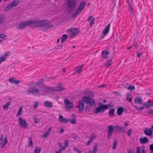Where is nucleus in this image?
Returning a JSON list of instances; mask_svg holds the SVG:
<instances>
[{
    "label": "nucleus",
    "instance_id": "nucleus-34",
    "mask_svg": "<svg viewBox=\"0 0 153 153\" xmlns=\"http://www.w3.org/2000/svg\"><path fill=\"white\" fill-rule=\"evenodd\" d=\"M123 111V109L122 107L119 108L117 110V114L119 115H121Z\"/></svg>",
    "mask_w": 153,
    "mask_h": 153
},
{
    "label": "nucleus",
    "instance_id": "nucleus-35",
    "mask_svg": "<svg viewBox=\"0 0 153 153\" xmlns=\"http://www.w3.org/2000/svg\"><path fill=\"white\" fill-rule=\"evenodd\" d=\"M131 93L129 92L127 93L126 95V100H128L129 102H132V100L129 98V97L131 95Z\"/></svg>",
    "mask_w": 153,
    "mask_h": 153
},
{
    "label": "nucleus",
    "instance_id": "nucleus-60",
    "mask_svg": "<svg viewBox=\"0 0 153 153\" xmlns=\"http://www.w3.org/2000/svg\"><path fill=\"white\" fill-rule=\"evenodd\" d=\"M48 134L46 133H44L43 134L42 136V137L46 138L48 137Z\"/></svg>",
    "mask_w": 153,
    "mask_h": 153
},
{
    "label": "nucleus",
    "instance_id": "nucleus-7",
    "mask_svg": "<svg viewBox=\"0 0 153 153\" xmlns=\"http://www.w3.org/2000/svg\"><path fill=\"white\" fill-rule=\"evenodd\" d=\"M30 94L39 96L40 95L41 93L39 88L35 87H32L27 90V94L29 95Z\"/></svg>",
    "mask_w": 153,
    "mask_h": 153
},
{
    "label": "nucleus",
    "instance_id": "nucleus-51",
    "mask_svg": "<svg viewBox=\"0 0 153 153\" xmlns=\"http://www.w3.org/2000/svg\"><path fill=\"white\" fill-rule=\"evenodd\" d=\"M103 105H105L106 106L107 108V109H109L110 108H111L113 107V105H111L110 104H108V105H104L103 104Z\"/></svg>",
    "mask_w": 153,
    "mask_h": 153
},
{
    "label": "nucleus",
    "instance_id": "nucleus-24",
    "mask_svg": "<svg viewBox=\"0 0 153 153\" xmlns=\"http://www.w3.org/2000/svg\"><path fill=\"white\" fill-rule=\"evenodd\" d=\"M102 55L103 58L104 59H106L107 58L109 52L107 51L104 50L102 52Z\"/></svg>",
    "mask_w": 153,
    "mask_h": 153
},
{
    "label": "nucleus",
    "instance_id": "nucleus-4",
    "mask_svg": "<svg viewBox=\"0 0 153 153\" xmlns=\"http://www.w3.org/2000/svg\"><path fill=\"white\" fill-rule=\"evenodd\" d=\"M86 4L85 1H82L81 2L79 6L75 12L71 16V18L73 19L76 17L79 13L80 12L85 8Z\"/></svg>",
    "mask_w": 153,
    "mask_h": 153
},
{
    "label": "nucleus",
    "instance_id": "nucleus-58",
    "mask_svg": "<svg viewBox=\"0 0 153 153\" xmlns=\"http://www.w3.org/2000/svg\"><path fill=\"white\" fill-rule=\"evenodd\" d=\"M94 19L91 20L90 22V25H92L94 24Z\"/></svg>",
    "mask_w": 153,
    "mask_h": 153
},
{
    "label": "nucleus",
    "instance_id": "nucleus-3",
    "mask_svg": "<svg viewBox=\"0 0 153 153\" xmlns=\"http://www.w3.org/2000/svg\"><path fill=\"white\" fill-rule=\"evenodd\" d=\"M46 20V19H38L35 21H32L31 27H44Z\"/></svg>",
    "mask_w": 153,
    "mask_h": 153
},
{
    "label": "nucleus",
    "instance_id": "nucleus-10",
    "mask_svg": "<svg viewBox=\"0 0 153 153\" xmlns=\"http://www.w3.org/2000/svg\"><path fill=\"white\" fill-rule=\"evenodd\" d=\"M19 3L18 0H14L11 2L8 6L5 8L4 11H8L10 9L13 7H16Z\"/></svg>",
    "mask_w": 153,
    "mask_h": 153
},
{
    "label": "nucleus",
    "instance_id": "nucleus-37",
    "mask_svg": "<svg viewBox=\"0 0 153 153\" xmlns=\"http://www.w3.org/2000/svg\"><path fill=\"white\" fill-rule=\"evenodd\" d=\"M22 107L21 106L19 108V111L17 113V114L16 115V117L20 116L21 114L22 111Z\"/></svg>",
    "mask_w": 153,
    "mask_h": 153
},
{
    "label": "nucleus",
    "instance_id": "nucleus-19",
    "mask_svg": "<svg viewBox=\"0 0 153 153\" xmlns=\"http://www.w3.org/2000/svg\"><path fill=\"white\" fill-rule=\"evenodd\" d=\"M59 121L62 123H67L70 121V120L64 118L62 115H60L59 117Z\"/></svg>",
    "mask_w": 153,
    "mask_h": 153
},
{
    "label": "nucleus",
    "instance_id": "nucleus-52",
    "mask_svg": "<svg viewBox=\"0 0 153 153\" xmlns=\"http://www.w3.org/2000/svg\"><path fill=\"white\" fill-rule=\"evenodd\" d=\"M147 113L148 114H150L153 115V109H150L148 112Z\"/></svg>",
    "mask_w": 153,
    "mask_h": 153
},
{
    "label": "nucleus",
    "instance_id": "nucleus-1",
    "mask_svg": "<svg viewBox=\"0 0 153 153\" xmlns=\"http://www.w3.org/2000/svg\"><path fill=\"white\" fill-rule=\"evenodd\" d=\"M108 132L107 137L109 138L110 136H112L114 132V130L116 132L118 131L121 132L122 133H125L126 130L125 127H123L120 126H110L108 127Z\"/></svg>",
    "mask_w": 153,
    "mask_h": 153
},
{
    "label": "nucleus",
    "instance_id": "nucleus-6",
    "mask_svg": "<svg viewBox=\"0 0 153 153\" xmlns=\"http://www.w3.org/2000/svg\"><path fill=\"white\" fill-rule=\"evenodd\" d=\"M55 90V88L53 87H44L41 90V95H44L47 93L51 94L52 91H53Z\"/></svg>",
    "mask_w": 153,
    "mask_h": 153
},
{
    "label": "nucleus",
    "instance_id": "nucleus-55",
    "mask_svg": "<svg viewBox=\"0 0 153 153\" xmlns=\"http://www.w3.org/2000/svg\"><path fill=\"white\" fill-rule=\"evenodd\" d=\"M137 56L138 57H140L142 55V53H141V52H138L137 54Z\"/></svg>",
    "mask_w": 153,
    "mask_h": 153
},
{
    "label": "nucleus",
    "instance_id": "nucleus-20",
    "mask_svg": "<svg viewBox=\"0 0 153 153\" xmlns=\"http://www.w3.org/2000/svg\"><path fill=\"white\" fill-rule=\"evenodd\" d=\"M135 153H145V148H143L141 150V148L139 146L136 148Z\"/></svg>",
    "mask_w": 153,
    "mask_h": 153
},
{
    "label": "nucleus",
    "instance_id": "nucleus-16",
    "mask_svg": "<svg viewBox=\"0 0 153 153\" xmlns=\"http://www.w3.org/2000/svg\"><path fill=\"white\" fill-rule=\"evenodd\" d=\"M143 132L146 135L151 136L152 134V129L151 128H146L144 130Z\"/></svg>",
    "mask_w": 153,
    "mask_h": 153
},
{
    "label": "nucleus",
    "instance_id": "nucleus-15",
    "mask_svg": "<svg viewBox=\"0 0 153 153\" xmlns=\"http://www.w3.org/2000/svg\"><path fill=\"white\" fill-rule=\"evenodd\" d=\"M19 121L20 126L24 127L25 128H26L27 124L25 120H23L21 117H19Z\"/></svg>",
    "mask_w": 153,
    "mask_h": 153
},
{
    "label": "nucleus",
    "instance_id": "nucleus-33",
    "mask_svg": "<svg viewBox=\"0 0 153 153\" xmlns=\"http://www.w3.org/2000/svg\"><path fill=\"white\" fill-rule=\"evenodd\" d=\"M112 64V59H109L108 61L106 63L104 64V65L105 66L110 67Z\"/></svg>",
    "mask_w": 153,
    "mask_h": 153
},
{
    "label": "nucleus",
    "instance_id": "nucleus-56",
    "mask_svg": "<svg viewBox=\"0 0 153 153\" xmlns=\"http://www.w3.org/2000/svg\"><path fill=\"white\" fill-rule=\"evenodd\" d=\"M38 105H39V104H38V102H35V103L34 105H33L34 108H36L38 107Z\"/></svg>",
    "mask_w": 153,
    "mask_h": 153
},
{
    "label": "nucleus",
    "instance_id": "nucleus-44",
    "mask_svg": "<svg viewBox=\"0 0 153 153\" xmlns=\"http://www.w3.org/2000/svg\"><path fill=\"white\" fill-rule=\"evenodd\" d=\"M127 89L128 90H134L135 89V87L134 86L130 85L128 88Z\"/></svg>",
    "mask_w": 153,
    "mask_h": 153
},
{
    "label": "nucleus",
    "instance_id": "nucleus-61",
    "mask_svg": "<svg viewBox=\"0 0 153 153\" xmlns=\"http://www.w3.org/2000/svg\"><path fill=\"white\" fill-rule=\"evenodd\" d=\"M5 36V35L4 34H1L0 35V38H3Z\"/></svg>",
    "mask_w": 153,
    "mask_h": 153
},
{
    "label": "nucleus",
    "instance_id": "nucleus-53",
    "mask_svg": "<svg viewBox=\"0 0 153 153\" xmlns=\"http://www.w3.org/2000/svg\"><path fill=\"white\" fill-rule=\"evenodd\" d=\"M136 108L137 110L139 111H141L143 110V107H136Z\"/></svg>",
    "mask_w": 153,
    "mask_h": 153
},
{
    "label": "nucleus",
    "instance_id": "nucleus-50",
    "mask_svg": "<svg viewBox=\"0 0 153 153\" xmlns=\"http://www.w3.org/2000/svg\"><path fill=\"white\" fill-rule=\"evenodd\" d=\"M5 58L3 56H1L0 58V64L5 60Z\"/></svg>",
    "mask_w": 153,
    "mask_h": 153
},
{
    "label": "nucleus",
    "instance_id": "nucleus-32",
    "mask_svg": "<svg viewBox=\"0 0 153 153\" xmlns=\"http://www.w3.org/2000/svg\"><path fill=\"white\" fill-rule=\"evenodd\" d=\"M10 104V102H9L3 105V109L5 110H8L9 105Z\"/></svg>",
    "mask_w": 153,
    "mask_h": 153
},
{
    "label": "nucleus",
    "instance_id": "nucleus-39",
    "mask_svg": "<svg viewBox=\"0 0 153 153\" xmlns=\"http://www.w3.org/2000/svg\"><path fill=\"white\" fill-rule=\"evenodd\" d=\"M96 137V135L92 134L90 137L89 140L92 142L93 140L95 139Z\"/></svg>",
    "mask_w": 153,
    "mask_h": 153
},
{
    "label": "nucleus",
    "instance_id": "nucleus-57",
    "mask_svg": "<svg viewBox=\"0 0 153 153\" xmlns=\"http://www.w3.org/2000/svg\"><path fill=\"white\" fill-rule=\"evenodd\" d=\"M69 144L68 141L67 140H65V142L64 145H65V146L67 147L68 146Z\"/></svg>",
    "mask_w": 153,
    "mask_h": 153
},
{
    "label": "nucleus",
    "instance_id": "nucleus-18",
    "mask_svg": "<svg viewBox=\"0 0 153 153\" xmlns=\"http://www.w3.org/2000/svg\"><path fill=\"white\" fill-rule=\"evenodd\" d=\"M44 83V80L41 79L40 81L35 83L34 84V86H38L39 88H42L43 85Z\"/></svg>",
    "mask_w": 153,
    "mask_h": 153
},
{
    "label": "nucleus",
    "instance_id": "nucleus-21",
    "mask_svg": "<svg viewBox=\"0 0 153 153\" xmlns=\"http://www.w3.org/2000/svg\"><path fill=\"white\" fill-rule=\"evenodd\" d=\"M140 143L144 144L148 142L149 140L147 137H145L144 138H140Z\"/></svg>",
    "mask_w": 153,
    "mask_h": 153
},
{
    "label": "nucleus",
    "instance_id": "nucleus-40",
    "mask_svg": "<svg viewBox=\"0 0 153 153\" xmlns=\"http://www.w3.org/2000/svg\"><path fill=\"white\" fill-rule=\"evenodd\" d=\"M71 123L72 124H75L76 123V119L75 118H73L72 119L70 120Z\"/></svg>",
    "mask_w": 153,
    "mask_h": 153
},
{
    "label": "nucleus",
    "instance_id": "nucleus-62",
    "mask_svg": "<svg viewBox=\"0 0 153 153\" xmlns=\"http://www.w3.org/2000/svg\"><path fill=\"white\" fill-rule=\"evenodd\" d=\"M91 142H92L89 140L86 143V145L88 146H89Z\"/></svg>",
    "mask_w": 153,
    "mask_h": 153
},
{
    "label": "nucleus",
    "instance_id": "nucleus-64",
    "mask_svg": "<svg viewBox=\"0 0 153 153\" xmlns=\"http://www.w3.org/2000/svg\"><path fill=\"white\" fill-rule=\"evenodd\" d=\"M62 151L61 149H59L58 150L55 152V153H61Z\"/></svg>",
    "mask_w": 153,
    "mask_h": 153
},
{
    "label": "nucleus",
    "instance_id": "nucleus-12",
    "mask_svg": "<svg viewBox=\"0 0 153 153\" xmlns=\"http://www.w3.org/2000/svg\"><path fill=\"white\" fill-rule=\"evenodd\" d=\"M71 33L69 35V38H73L74 36H75L78 33L79 30L76 28H74L70 30Z\"/></svg>",
    "mask_w": 153,
    "mask_h": 153
},
{
    "label": "nucleus",
    "instance_id": "nucleus-26",
    "mask_svg": "<svg viewBox=\"0 0 153 153\" xmlns=\"http://www.w3.org/2000/svg\"><path fill=\"white\" fill-rule=\"evenodd\" d=\"M114 108H112L110 109L108 112L109 115L110 117H113L115 116L114 115Z\"/></svg>",
    "mask_w": 153,
    "mask_h": 153
},
{
    "label": "nucleus",
    "instance_id": "nucleus-42",
    "mask_svg": "<svg viewBox=\"0 0 153 153\" xmlns=\"http://www.w3.org/2000/svg\"><path fill=\"white\" fill-rule=\"evenodd\" d=\"M10 55V53L9 52H8L6 53H5L2 56H3L5 58V59L7 58V56H8Z\"/></svg>",
    "mask_w": 153,
    "mask_h": 153
},
{
    "label": "nucleus",
    "instance_id": "nucleus-41",
    "mask_svg": "<svg viewBox=\"0 0 153 153\" xmlns=\"http://www.w3.org/2000/svg\"><path fill=\"white\" fill-rule=\"evenodd\" d=\"M132 132V129L131 128H130L129 129L128 131L126 132L127 134V135L128 136H130L131 135V134Z\"/></svg>",
    "mask_w": 153,
    "mask_h": 153
},
{
    "label": "nucleus",
    "instance_id": "nucleus-43",
    "mask_svg": "<svg viewBox=\"0 0 153 153\" xmlns=\"http://www.w3.org/2000/svg\"><path fill=\"white\" fill-rule=\"evenodd\" d=\"M29 142L28 144V146L30 147L33 144L32 140L31 137H30L29 138Z\"/></svg>",
    "mask_w": 153,
    "mask_h": 153
},
{
    "label": "nucleus",
    "instance_id": "nucleus-2",
    "mask_svg": "<svg viewBox=\"0 0 153 153\" xmlns=\"http://www.w3.org/2000/svg\"><path fill=\"white\" fill-rule=\"evenodd\" d=\"M100 105L96 108L94 110V112L96 114H103L107 110V107L105 105H103V104L101 103H99Z\"/></svg>",
    "mask_w": 153,
    "mask_h": 153
},
{
    "label": "nucleus",
    "instance_id": "nucleus-47",
    "mask_svg": "<svg viewBox=\"0 0 153 153\" xmlns=\"http://www.w3.org/2000/svg\"><path fill=\"white\" fill-rule=\"evenodd\" d=\"M34 121L35 123H39L40 122V120L36 118H34Z\"/></svg>",
    "mask_w": 153,
    "mask_h": 153
},
{
    "label": "nucleus",
    "instance_id": "nucleus-25",
    "mask_svg": "<svg viewBox=\"0 0 153 153\" xmlns=\"http://www.w3.org/2000/svg\"><path fill=\"white\" fill-rule=\"evenodd\" d=\"M9 81L12 83H15V84H18L19 82V80H16L14 79L13 77H11L10 78H9L8 79Z\"/></svg>",
    "mask_w": 153,
    "mask_h": 153
},
{
    "label": "nucleus",
    "instance_id": "nucleus-23",
    "mask_svg": "<svg viewBox=\"0 0 153 153\" xmlns=\"http://www.w3.org/2000/svg\"><path fill=\"white\" fill-rule=\"evenodd\" d=\"M45 106L48 108H51L52 107V103L49 101H45L44 103Z\"/></svg>",
    "mask_w": 153,
    "mask_h": 153
},
{
    "label": "nucleus",
    "instance_id": "nucleus-9",
    "mask_svg": "<svg viewBox=\"0 0 153 153\" xmlns=\"http://www.w3.org/2000/svg\"><path fill=\"white\" fill-rule=\"evenodd\" d=\"M32 21L29 20L25 22H23L19 24V26L18 27L19 29H22L25 28L27 26L30 25L31 27Z\"/></svg>",
    "mask_w": 153,
    "mask_h": 153
},
{
    "label": "nucleus",
    "instance_id": "nucleus-28",
    "mask_svg": "<svg viewBox=\"0 0 153 153\" xmlns=\"http://www.w3.org/2000/svg\"><path fill=\"white\" fill-rule=\"evenodd\" d=\"M134 102L135 103L138 104H142V100L141 98L139 97H136L135 99Z\"/></svg>",
    "mask_w": 153,
    "mask_h": 153
},
{
    "label": "nucleus",
    "instance_id": "nucleus-17",
    "mask_svg": "<svg viewBox=\"0 0 153 153\" xmlns=\"http://www.w3.org/2000/svg\"><path fill=\"white\" fill-rule=\"evenodd\" d=\"M64 103L65 105L68 108H72L74 107L73 104L67 99L65 100Z\"/></svg>",
    "mask_w": 153,
    "mask_h": 153
},
{
    "label": "nucleus",
    "instance_id": "nucleus-5",
    "mask_svg": "<svg viewBox=\"0 0 153 153\" xmlns=\"http://www.w3.org/2000/svg\"><path fill=\"white\" fill-rule=\"evenodd\" d=\"M76 7L75 0H69L68 2L67 9L68 12L71 13L73 11Z\"/></svg>",
    "mask_w": 153,
    "mask_h": 153
},
{
    "label": "nucleus",
    "instance_id": "nucleus-59",
    "mask_svg": "<svg viewBox=\"0 0 153 153\" xmlns=\"http://www.w3.org/2000/svg\"><path fill=\"white\" fill-rule=\"evenodd\" d=\"M149 148L151 151H153V144H151L149 146Z\"/></svg>",
    "mask_w": 153,
    "mask_h": 153
},
{
    "label": "nucleus",
    "instance_id": "nucleus-14",
    "mask_svg": "<svg viewBox=\"0 0 153 153\" xmlns=\"http://www.w3.org/2000/svg\"><path fill=\"white\" fill-rule=\"evenodd\" d=\"M84 107V102H83L82 101L80 100L79 102V105L78 106L79 113H81L82 112Z\"/></svg>",
    "mask_w": 153,
    "mask_h": 153
},
{
    "label": "nucleus",
    "instance_id": "nucleus-38",
    "mask_svg": "<svg viewBox=\"0 0 153 153\" xmlns=\"http://www.w3.org/2000/svg\"><path fill=\"white\" fill-rule=\"evenodd\" d=\"M98 151V147L96 145L94 146L93 148V150L92 151V152L94 153H96Z\"/></svg>",
    "mask_w": 153,
    "mask_h": 153
},
{
    "label": "nucleus",
    "instance_id": "nucleus-27",
    "mask_svg": "<svg viewBox=\"0 0 153 153\" xmlns=\"http://www.w3.org/2000/svg\"><path fill=\"white\" fill-rule=\"evenodd\" d=\"M8 141L7 137H5L4 140L3 142L1 143H0L1 147V148H4V146H5L7 143Z\"/></svg>",
    "mask_w": 153,
    "mask_h": 153
},
{
    "label": "nucleus",
    "instance_id": "nucleus-45",
    "mask_svg": "<svg viewBox=\"0 0 153 153\" xmlns=\"http://www.w3.org/2000/svg\"><path fill=\"white\" fill-rule=\"evenodd\" d=\"M117 142L116 140H115L114 141L113 143V145L112 147V149H114L116 148V147L117 145Z\"/></svg>",
    "mask_w": 153,
    "mask_h": 153
},
{
    "label": "nucleus",
    "instance_id": "nucleus-31",
    "mask_svg": "<svg viewBox=\"0 0 153 153\" xmlns=\"http://www.w3.org/2000/svg\"><path fill=\"white\" fill-rule=\"evenodd\" d=\"M68 36L66 34L63 35L62 37L61 38V43L65 42L68 39Z\"/></svg>",
    "mask_w": 153,
    "mask_h": 153
},
{
    "label": "nucleus",
    "instance_id": "nucleus-46",
    "mask_svg": "<svg viewBox=\"0 0 153 153\" xmlns=\"http://www.w3.org/2000/svg\"><path fill=\"white\" fill-rule=\"evenodd\" d=\"M143 105L144 106H145V107L146 108H148L149 106V104L148 103V101L147 102H146L143 103Z\"/></svg>",
    "mask_w": 153,
    "mask_h": 153
},
{
    "label": "nucleus",
    "instance_id": "nucleus-48",
    "mask_svg": "<svg viewBox=\"0 0 153 153\" xmlns=\"http://www.w3.org/2000/svg\"><path fill=\"white\" fill-rule=\"evenodd\" d=\"M52 131V128L51 127H50L48 130V131L46 132V133L48 135H49L51 132Z\"/></svg>",
    "mask_w": 153,
    "mask_h": 153
},
{
    "label": "nucleus",
    "instance_id": "nucleus-8",
    "mask_svg": "<svg viewBox=\"0 0 153 153\" xmlns=\"http://www.w3.org/2000/svg\"><path fill=\"white\" fill-rule=\"evenodd\" d=\"M81 100L83 102H85L86 103H89L90 105L91 106H94L95 105L94 100L88 97H83L82 100Z\"/></svg>",
    "mask_w": 153,
    "mask_h": 153
},
{
    "label": "nucleus",
    "instance_id": "nucleus-11",
    "mask_svg": "<svg viewBox=\"0 0 153 153\" xmlns=\"http://www.w3.org/2000/svg\"><path fill=\"white\" fill-rule=\"evenodd\" d=\"M110 26V24L109 23L104 28L102 32V34L100 38L103 39L105 36H106L107 34L109 33Z\"/></svg>",
    "mask_w": 153,
    "mask_h": 153
},
{
    "label": "nucleus",
    "instance_id": "nucleus-36",
    "mask_svg": "<svg viewBox=\"0 0 153 153\" xmlns=\"http://www.w3.org/2000/svg\"><path fill=\"white\" fill-rule=\"evenodd\" d=\"M41 151V148L40 147H38L36 146L33 153H39Z\"/></svg>",
    "mask_w": 153,
    "mask_h": 153
},
{
    "label": "nucleus",
    "instance_id": "nucleus-54",
    "mask_svg": "<svg viewBox=\"0 0 153 153\" xmlns=\"http://www.w3.org/2000/svg\"><path fill=\"white\" fill-rule=\"evenodd\" d=\"M149 106H153V101H148Z\"/></svg>",
    "mask_w": 153,
    "mask_h": 153
},
{
    "label": "nucleus",
    "instance_id": "nucleus-13",
    "mask_svg": "<svg viewBox=\"0 0 153 153\" xmlns=\"http://www.w3.org/2000/svg\"><path fill=\"white\" fill-rule=\"evenodd\" d=\"M53 27V24L47 20L44 27V29L45 30H46L52 28Z\"/></svg>",
    "mask_w": 153,
    "mask_h": 153
},
{
    "label": "nucleus",
    "instance_id": "nucleus-29",
    "mask_svg": "<svg viewBox=\"0 0 153 153\" xmlns=\"http://www.w3.org/2000/svg\"><path fill=\"white\" fill-rule=\"evenodd\" d=\"M83 65H82L80 66L77 67L75 68V71L77 73H80L81 72L82 70Z\"/></svg>",
    "mask_w": 153,
    "mask_h": 153
},
{
    "label": "nucleus",
    "instance_id": "nucleus-22",
    "mask_svg": "<svg viewBox=\"0 0 153 153\" xmlns=\"http://www.w3.org/2000/svg\"><path fill=\"white\" fill-rule=\"evenodd\" d=\"M62 83H58L56 87V91L61 92L64 90V88L62 86Z\"/></svg>",
    "mask_w": 153,
    "mask_h": 153
},
{
    "label": "nucleus",
    "instance_id": "nucleus-49",
    "mask_svg": "<svg viewBox=\"0 0 153 153\" xmlns=\"http://www.w3.org/2000/svg\"><path fill=\"white\" fill-rule=\"evenodd\" d=\"M73 150L77 152V153H81V151L79 149H77L76 148L74 147L73 148Z\"/></svg>",
    "mask_w": 153,
    "mask_h": 153
},
{
    "label": "nucleus",
    "instance_id": "nucleus-30",
    "mask_svg": "<svg viewBox=\"0 0 153 153\" xmlns=\"http://www.w3.org/2000/svg\"><path fill=\"white\" fill-rule=\"evenodd\" d=\"M5 21V16L4 14L0 15V25L3 23Z\"/></svg>",
    "mask_w": 153,
    "mask_h": 153
},
{
    "label": "nucleus",
    "instance_id": "nucleus-63",
    "mask_svg": "<svg viewBox=\"0 0 153 153\" xmlns=\"http://www.w3.org/2000/svg\"><path fill=\"white\" fill-rule=\"evenodd\" d=\"M66 147H65V146H62V147H61L60 149H61L62 151V150H65L66 149Z\"/></svg>",
    "mask_w": 153,
    "mask_h": 153
}]
</instances>
